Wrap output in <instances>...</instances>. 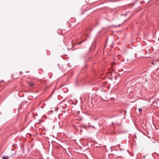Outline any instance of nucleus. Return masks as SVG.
Listing matches in <instances>:
<instances>
[{
	"mask_svg": "<svg viewBox=\"0 0 159 159\" xmlns=\"http://www.w3.org/2000/svg\"><path fill=\"white\" fill-rule=\"evenodd\" d=\"M114 70L113 68H110L109 70V72L112 74V72H114Z\"/></svg>",
	"mask_w": 159,
	"mask_h": 159,
	"instance_id": "obj_1",
	"label": "nucleus"
},
{
	"mask_svg": "<svg viewBox=\"0 0 159 159\" xmlns=\"http://www.w3.org/2000/svg\"><path fill=\"white\" fill-rule=\"evenodd\" d=\"M29 85L30 87H33L35 85V84L33 82H31L29 83Z\"/></svg>",
	"mask_w": 159,
	"mask_h": 159,
	"instance_id": "obj_2",
	"label": "nucleus"
},
{
	"mask_svg": "<svg viewBox=\"0 0 159 159\" xmlns=\"http://www.w3.org/2000/svg\"><path fill=\"white\" fill-rule=\"evenodd\" d=\"M81 42L80 43H78V42H77V43H75L74 42H72V45L73 46V44L74 45L75 44V45H79V44H81Z\"/></svg>",
	"mask_w": 159,
	"mask_h": 159,
	"instance_id": "obj_3",
	"label": "nucleus"
},
{
	"mask_svg": "<svg viewBox=\"0 0 159 159\" xmlns=\"http://www.w3.org/2000/svg\"><path fill=\"white\" fill-rule=\"evenodd\" d=\"M2 159H8V157H6L5 156H3L2 157Z\"/></svg>",
	"mask_w": 159,
	"mask_h": 159,
	"instance_id": "obj_4",
	"label": "nucleus"
},
{
	"mask_svg": "<svg viewBox=\"0 0 159 159\" xmlns=\"http://www.w3.org/2000/svg\"><path fill=\"white\" fill-rule=\"evenodd\" d=\"M116 64V63L115 62H112L111 63V66H113L115 65Z\"/></svg>",
	"mask_w": 159,
	"mask_h": 159,
	"instance_id": "obj_5",
	"label": "nucleus"
},
{
	"mask_svg": "<svg viewBox=\"0 0 159 159\" xmlns=\"http://www.w3.org/2000/svg\"><path fill=\"white\" fill-rule=\"evenodd\" d=\"M139 112H140L142 111V108H139Z\"/></svg>",
	"mask_w": 159,
	"mask_h": 159,
	"instance_id": "obj_6",
	"label": "nucleus"
},
{
	"mask_svg": "<svg viewBox=\"0 0 159 159\" xmlns=\"http://www.w3.org/2000/svg\"><path fill=\"white\" fill-rule=\"evenodd\" d=\"M114 78L115 79V80H117V77L116 76L115 77H114Z\"/></svg>",
	"mask_w": 159,
	"mask_h": 159,
	"instance_id": "obj_7",
	"label": "nucleus"
},
{
	"mask_svg": "<svg viewBox=\"0 0 159 159\" xmlns=\"http://www.w3.org/2000/svg\"><path fill=\"white\" fill-rule=\"evenodd\" d=\"M81 39H82V40H84H84H85V39H84V38H83V37H81Z\"/></svg>",
	"mask_w": 159,
	"mask_h": 159,
	"instance_id": "obj_8",
	"label": "nucleus"
},
{
	"mask_svg": "<svg viewBox=\"0 0 159 159\" xmlns=\"http://www.w3.org/2000/svg\"><path fill=\"white\" fill-rule=\"evenodd\" d=\"M152 64L153 65H155V63H154L153 61H152Z\"/></svg>",
	"mask_w": 159,
	"mask_h": 159,
	"instance_id": "obj_9",
	"label": "nucleus"
},
{
	"mask_svg": "<svg viewBox=\"0 0 159 159\" xmlns=\"http://www.w3.org/2000/svg\"><path fill=\"white\" fill-rule=\"evenodd\" d=\"M145 156H143V159H145Z\"/></svg>",
	"mask_w": 159,
	"mask_h": 159,
	"instance_id": "obj_10",
	"label": "nucleus"
},
{
	"mask_svg": "<svg viewBox=\"0 0 159 159\" xmlns=\"http://www.w3.org/2000/svg\"><path fill=\"white\" fill-rule=\"evenodd\" d=\"M0 114H1V113L0 112Z\"/></svg>",
	"mask_w": 159,
	"mask_h": 159,
	"instance_id": "obj_11",
	"label": "nucleus"
}]
</instances>
